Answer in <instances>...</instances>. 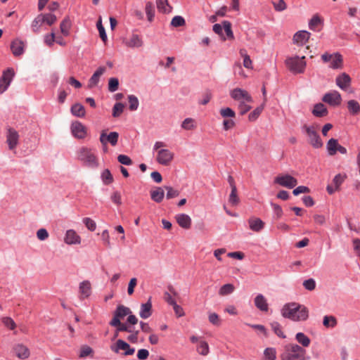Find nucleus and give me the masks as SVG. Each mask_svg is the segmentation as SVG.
I'll list each match as a JSON object with an SVG mask.
<instances>
[{"label":"nucleus","mask_w":360,"mask_h":360,"mask_svg":"<svg viewBox=\"0 0 360 360\" xmlns=\"http://www.w3.org/2000/svg\"><path fill=\"white\" fill-rule=\"evenodd\" d=\"M281 315L292 321H304L309 317V311L304 305L296 302H290L283 307Z\"/></svg>","instance_id":"nucleus-1"},{"label":"nucleus","mask_w":360,"mask_h":360,"mask_svg":"<svg viewBox=\"0 0 360 360\" xmlns=\"http://www.w3.org/2000/svg\"><path fill=\"white\" fill-rule=\"evenodd\" d=\"M128 316L127 322L130 325H136L138 323V319L135 315L132 314L130 308L124 305H118L113 312V317L109 322L111 326H120L124 323H122V320L125 316Z\"/></svg>","instance_id":"nucleus-2"},{"label":"nucleus","mask_w":360,"mask_h":360,"mask_svg":"<svg viewBox=\"0 0 360 360\" xmlns=\"http://www.w3.org/2000/svg\"><path fill=\"white\" fill-rule=\"evenodd\" d=\"M77 159L84 167L95 169L99 165L98 158L94 148L82 146L78 149Z\"/></svg>","instance_id":"nucleus-3"},{"label":"nucleus","mask_w":360,"mask_h":360,"mask_svg":"<svg viewBox=\"0 0 360 360\" xmlns=\"http://www.w3.org/2000/svg\"><path fill=\"white\" fill-rule=\"evenodd\" d=\"M306 350L298 345L288 344L281 354V360H305Z\"/></svg>","instance_id":"nucleus-4"},{"label":"nucleus","mask_w":360,"mask_h":360,"mask_svg":"<svg viewBox=\"0 0 360 360\" xmlns=\"http://www.w3.org/2000/svg\"><path fill=\"white\" fill-rule=\"evenodd\" d=\"M165 146V143L156 141L153 146V150L157 151L156 161L160 165L167 166L173 160L174 153L168 149L163 148Z\"/></svg>","instance_id":"nucleus-5"},{"label":"nucleus","mask_w":360,"mask_h":360,"mask_svg":"<svg viewBox=\"0 0 360 360\" xmlns=\"http://www.w3.org/2000/svg\"><path fill=\"white\" fill-rule=\"evenodd\" d=\"M287 68L293 74H302L306 68L305 56H297L288 57L285 60Z\"/></svg>","instance_id":"nucleus-6"},{"label":"nucleus","mask_w":360,"mask_h":360,"mask_svg":"<svg viewBox=\"0 0 360 360\" xmlns=\"http://www.w3.org/2000/svg\"><path fill=\"white\" fill-rule=\"evenodd\" d=\"M110 349L116 354H119L120 351H123L122 354L124 356H131L135 352V349L131 347L129 344L122 339L117 340L114 345L110 346Z\"/></svg>","instance_id":"nucleus-7"},{"label":"nucleus","mask_w":360,"mask_h":360,"mask_svg":"<svg viewBox=\"0 0 360 360\" xmlns=\"http://www.w3.org/2000/svg\"><path fill=\"white\" fill-rule=\"evenodd\" d=\"M302 129L305 131L309 137V142L314 148H319L323 146L320 136L316 131L314 127L304 125Z\"/></svg>","instance_id":"nucleus-8"},{"label":"nucleus","mask_w":360,"mask_h":360,"mask_svg":"<svg viewBox=\"0 0 360 360\" xmlns=\"http://www.w3.org/2000/svg\"><path fill=\"white\" fill-rule=\"evenodd\" d=\"M274 183L288 188H293L297 186V180L290 174H283L276 176Z\"/></svg>","instance_id":"nucleus-9"},{"label":"nucleus","mask_w":360,"mask_h":360,"mask_svg":"<svg viewBox=\"0 0 360 360\" xmlns=\"http://www.w3.org/2000/svg\"><path fill=\"white\" fill-rule=\"evenodd\" d=\"M322 101L332 106H338L341 104L342 97L338 91L333 90L324 94Z\"/></svg>","instance_id":"nucleus-10"},{"label":"nucleus","mask_w":360,"mask_h":360,"mask_svg":"<svg viewBox=\"0 0 360 360\" xmlns=\"http://www.w3.org/2000/svg\"><path fill=\"white\" fill-rule=\"evenodd\" d=\"M326 148L328 155L331 156L335 155L337 152L343 155L347 152L346 148L340 145L338 140L333 138L328 140Z\"/></svg>","instance_id":"nucleus-11"},{"label":"nucleus","mask_w":360,"mask_h":360,"mask_svg":"<svg viewBox=\"0 0 360 360\" xmlns=\"http://www.w3.org/2000/svg\"><path fill=\"white\" fill-rule=\"evenodd\" d=\"M231 97L235 101H246L247 103H252V98L249 93L243 89L236 88L230 92Z\"/></svg>","instance_id":"nucleus-12"},{"label":"nucleus","mask_w":360,"mask_h":360,"mask_svg":"<svg viewBox=\"0 0 360 360\" xmlns=\"http://www.w3.org/2000/svg\"><path fill=\"white\" fill-rule=\"evenodd\" d=\"M70 129L72 135L77 139H83L86 136V127L79 121L73 122L71 124Z\"/></svg>","instance_id":"nucleus-13"},{"label":"nucleus","mask_w":360,"mask_h":360,"mask_svg":"<svg viewBox=\"0 0 360 360\" xmlns=\"http://www.w3.org/2000/svg\"><path fill=\"white\" fill-rule=\"evenodd\" d=\"M13 76L14 71L12 68H8L4 71L0 79V94H3L8 89Z\"/></svg>","instance_id":"nucleus-14"},{"label":"nucleus","mask_w":360,"mask_h":360,"mask_svg":"<svg viewBox=\"0 0 360 360\" xmlns=\"http://www.w3.org/2000/svg\"><path fill=\"white\" fill-rule=\"evenodd\" d=\"M19 134L16 130L9 128L6 134V143L9 150H13L18 144Z\"/></svg>","instance_id":"nucleus-15"},{"label":"nucleus","mask_w":360,"mask_h":360,"mask_svg":"<svg viewBox=\"0 0 360 360\" xmlns=\"http://www.w3.org/2000/svg\"><path fill=\"white\" fill-rule=\"evenodd\" d=\"M351 77L345 72L340 74L335 79L336 85L344 91H347L351 85Z\"/></svg>","instance_id":"nucleus-16"},{"label":"nucleus","mask_w":360,"mask_h":360,"mask_svg":"<svg viewBox=\"0 0 360 360\" xmlns=\"http://www.w3.org/2000/svg\"><path fill=\"white\" fill-rule=\"evenodd\" d=\"M119 134L116 131H112L108 135L103 131L100 136V141L103 146H106L109 142L112 146H115L117 143Z\"/></svg>","instance_id":"nucleus-17"},{"label":"nucleus","mask_w":360,"mask_h":360,"mask_svg":"<svg viewBox=\"0 0 360 360\" xmlns=\"http://www.w3.org/2000/svg\"><path fill=\"white\" fill-rule=\"evenodd\" d=\"M64 241L68 245L80 244L81 238L73 229H69L66 231Z\"/></svg>","instance_id":"nucleus-18"},{"label":"nucleus","mask_w":360,"mask_h":360,"mask_svg":"<svg viewBox=\"0 0 360 360\" xmlns=\"http://www.w3.org/2000/svg\"><path fill=\"white\" fill-rule=\"evenodd\" d=\"M105 70L106 69L105 67H99L95 71V72L89 80L88 86L89 89L94 88L98 85L100 77L104 74Z\"/></svg>","instance_id":"nucleus-19"},{"label":"nucleus","mask_w":360,"mask_h":360,"mask_svg":"<svg viewBox=\"0 0 360 360\" xmlns=\"http://www.w3.org/2000/svg\"><path fill=\"white\" fill-rule=\"evenodd\" d=\"M152 315V302L151 297L148 299L147 302L141 304L139 311V316L143 319L149 318Z\"/></svg>","instance_id":"nucleus-20"},{"label":"nucleus","mask_w":360,"mask_h":360,"mask_svg":"<svg viewBox=\"0 0 360 360\" xmlns=\"http://www.w3.org/2000/svg\"><path fill=\"white\" fill-rule=\"evenodd\" d=\"M80 299L84 300L89 297L91 293V285L89 281H84L79 283Z\"/></svg>","instance_id":"nucleus-21"},{"label":"nucleus","mask_w":360,"mask_h":360,"mask_svg":"<svg viewBox=\"0 0 360 360\" xmlns=\"http://www.w3.org/2000/svg\"><path fill=\"white\" fill-rule=\"evenodd\" d=\"M250 229L255 232L261 231L264 227V222L259 218L251 217L248 219Z\"/></svg>","instance_id":"nucleus-22"},{"label":"nucleus","mask_w":360,"mask_h":360,"mask_svg":"<svg viewBox=\"0 0 360 360\" xmlns=\"http://www.w3.org/2000/svg\"><path fill=\"white\" fill-rule=\"evenodd\" d=\"M13 352L15 355L21 359H25L30 356L29 349L22 344H18L15 345L13 347Z\"/></svg>","instance_id":"nucleus-23"},{"label":"nucleus","mask_w":360,"mask_h":360,"mask_svg":"<svg viewBox=\"0 0 360 360\" xmlns=\"http://www.w3.org/2000/svg\"><path fill=\"white\" fill-rule=\"evenodd\" d=\"M24 47V42L18 39L13 40L11 45L12 53L15 56H19L23 53Z\"/></svg>","instance_id":"nucleus-24"},{"label":"nucleus","mask_w":360,"mask_h":360,"mask_svg":"<svg viewBox=\"0 0 360 360\" xmlns=\"http://www.w3.org/2000/svg\"><path fill=\"white\" fill-rule=\"evenodd\" d=\"M124 44L129 48H139L143 46V42L139 35L133 34L129 39L124 41Z\"/></svg>","instance_id":"nucleus-25"},{"label":"nucleus","mask_w":360,"mask_h":360,"mask_svg":"<svg viewBox=\"0 0 360 360\" xmlns=\"http://www.w3.org/2000/svg\"><path fill=\"white\" fill-rule=\"evenodd\" d=\"M310 33L307 31H299L296 32L293 37L294 43L302 46L309 39Z\"/></svg>","instance_id":"nucleus-26"},{"label":"nucleus","mask_w":360,"mask_h":360,"mask_svg":"<svg viewBox=\"0 0 360 360\" xmlns=\"http://www.w3.org/2000/svg\"><path fill=\"white\" fill-rule=\"evenodd\" d=\"M176 220L178 224L183 229H188L191 226V219L186 214H179L176 216Z\"/></svg>","instance_id":"nucleus-27"},{"label":"nucleus","mask_w":360,"mask_h":360,"mask_svg":"<svg viewBox=\"0 0 360 360\" xmlns=\"http://www.w3.org/2000/svg\"><path fill=\"white\" fill-rule=\"evenodd\" d=\"M255 307L262 311H267L269 309V304L266 299L262 294L257 295L255 298Z\"/></svg>","instance_id":"nucleus-28"},{"label":"nucleus","mask_w":360,"mask_h":360,"mask_svg":"<svg viewBox=\"0 0 360 360\" xmlns=\"http://www.w3.org/2000/svg\"><path fill=\"white\" fill-rule=\"evenodd\" d=\"M150 198L154 202L160 203L162 201L165 196V192L162 188L156 187L154 190L150 191Z\"/></svg>","instance_id":"nucleus-29"},{"label":"nucleus","mask_w":360,"mask_h":360,"mask_svg":"<svg viewBox=\"0 0 360 360\" xmlns=\"http://www.w3.org/2000/svg\"><path fill=\"white\" fill-rule=\"evenodd\" d=\"M328 112L327 108L321 103H316L312 110V114L317 117H325L328 115Z\"/></svg>","instance_id":"nucleus-30"},{"label":"nucleus","mask_w":360,"mask_h":360,"mask_svg":"<svg viewBox=\"0 0 360 360\" xmlns=\"http://www.w3.org/2000/svg\"><path fill=\"white\" fill-rule=\"evenodd\" d=\"M72 26V22L68 16L65 17L60 25V30L61 33L67 37L70 34V30Z\"/></svg>","instance_id":"nucleus-31"},{"label":"nucleus","mask_w":360,"mask_h":360,"mask_svg":"<svg viewBox=\"0 0 360 360\" xmlns=\"http://www.w3.org/2000/svg\"><path fill=\"white\" fill-rule=\"evenodd\" d=\"M330 62H331L329 66L330 68L340 69L342 67V56L340 53H335Z\"/></svg>","instance_id":"nucleus-32"},{"label":"nucleus","mask_w":360,"mask_h":360,"mask_svg":"<svg viewBox=\"0 0 360 360\" xmlns=\"http://www.w3.org/2000/svg\"><path fill=\"white\" fill-rule=\"evenodd\" d=\"M71 112L73 115L78 117H83L86 114L84 107L80 103L74 104L71 107Z\"/></svg>","instance_id":"nucleus-33"},{"label":"nucleus","mask_w":360,"mask_h":360,"mask_svg":"<svg viewBox=\"0 0 360 360\" xmlns=\"http://www.w3.org/2000/svg\"><path fill=\"white\" fill-rule=\"evenodd\" d=\"M157 8L160 12L167 13L171 12L172 7L168 0H156Z\"/></svg>","instance_id":"nucleus-34"},{"label":"nucleus","mask_w":360,"mask_h":360,"mask_svg":"<svg viewBox=\"0 0 360 360\" xmlns=\"http://www.w3.org/2000/svg\"><path fill=\"white\" fill-rule=\"evenodd\" d=\"M43 18H41V14L38 15L32 22L31 27L32 32L34 33H39L40 31V27L42 25Z\"/></svg>","instance_id":"nucleus-35"},{"label":"nucleus","mask_w":360,"mask_h":360,"mask_svg":"<svg viewBox=\"0 0 360 360\" xmlns=\"http://www.w3.org/2000/svg\"><path fill=\"white\" fill-rule=\"evenodd\" d=\"M322 24V20L318 15H314L309 22L310 30L316 31L319 30L318 27Z\"/></svg>","instance_id":"nucleus-36"},{"label":"nucleus","mask_w":360,"mask_h":360,"mask_svg":"<svg viewBox=\"0 0 360 360\" xmlns=\"http://www.w3.org/2000/svg\"><path fill=\"white\" fill-rule=\"evenodd\" d=\"M297 341L303 347H307L310 345V339L303 333H297L295 335Z\"/></svg>","instance_id":"nucleus-37"},{"label":"nucleus","mask_w":360,"mask_h":360,"mask_svg":"<svg viewBox=\"0 0 360 360\" xmlns=\"http://www.w3.org/2000/svg\"><path fill=\"white\" fill-rule=\"evenodd\" d=\"M101 179L105 185H109L114 181L113 176L108 169H105L102 172Z\"/></svg>","instance_id":"nucleus-38"},{"label":"nucleus","mask_w":360,"mask_h":360,"mask_svg":"<svg viewBox=\"0 0 360 360\" xmlns=\"http://www.w3.org/2000/svg\"><path fill=\"white\" fill-rule=\"evenodd\" d=\"M347 108L349 112L353 115L358 114L360 111V105L354 100H350L347 102Z\"/></svg>","instance_id":"nucleus-39"},{"label":"nucleus","mask_w":360,"mask_h":360,"mask_svg":"<svg viewBox=\"0 0 360 360\" xmlns=\"http://www.w3.org/2000/svg\"><path fill=\"white\" fill-rule=\"evenodd\" d=\"M235 290V287L233 284L227 283L222 285L219 290V294L221 296H225L229 294H231Z\"/></svg>","instance_id":"nucleus-40"},{"label":"nucleus","mask_w":360,"mask_h":360,"mask_svg":"<svg viewBox=\"0 0 360 360\" xmlns=\"http://www.w3.org/2000/svg\"><path fill=\"white\" fill-rule=\"evenodd\" d=\"M271 327L273 331L275 333L276 335H278L281 338H285L286 336L282 330V327L280 323L277 321H274L271 323Z\"/></svg>","instance_id":"nucleus-41"},{"label":"nucleus","mask_w":360,"mask_h":360,"mask_svg":"<svg viewBox=\"0 0 360 360\" xmlns=\"http://www.w3.org/2000/svg\"><path fill=\"white\" fill-rule=\"evenodd\" d=\"M41 18H43V22L51 26L57 21V18L52 13H41Z\"/></svg>","instance_id":"nucleus-42"},{"label":"nucleus","mask_w":360,"mask_h":360,"mask_svg":"<svg viewBox=\"0 0 360 360\" xmlns=\"http://www.w3.org/2000/svg\"><path fill=\"white\" fill-rule=\"evenodd\" d=\"M337 319L333 316H325L323 324L326 328H334L337 325Z\"/></svg>","instance_id":"nucleus-43"},{"label":"nucleus","mask_w":360,"mask_h":360,"mask_svg":"<svg viewBox=\"0 0 360 360\" xmlns=\"http://www.w3.org/2000/svg\"><path fill=\"white\" fill-rule=\"evenodd\" d=\"M264 360H276V351L274 347H267L264 351Z\"/></svg>","instance_id":"nucleus-44"},{"label":"nucleus","mask_w":360,"mask_h":360,"mask_svg":"<svg viewBox=\"0 0 360 360\" xmlns=\"http://www.w3.org/2000/svg\"><path fill=\"white\" fill-rule=\"evenodd\" d=\"M146 13L148 17V20L151 22L154 18L155 15V9L154 6L152 2L148 1L146 4Z\"/></svg>","instance_id":"nucleus-45"},{"label":"nucleus","mask_w":360,"mask_h":360,"mask_svg":"<svg viewBox=\"0 0 360 360\" xmlns=\"http://www.w3.org/2000/svg\"><path fill=\"white\" fill-rule=\"evenodd\" d=\"M128 101L129 103V110L131 111L136 110L139 105L137 97L135 96L134 95H129L128 96Z\"/></svg>","instance_id":"nucleus-46"},{"label":"nucleus","mask_w":360,"mask_h":360,"mask_svg":"<svg viewBox=\"0 0 360 360\" xmlns=\"http://www.w3.org/2000/svg\"><path fill=\"white\" fill-rule=\"evenodd\" d=\"M181 127L186 130H192L195 128V121L193 118H186L181 123Z\"/></svg>","instance_id":"nucleus-47"},{"label":"nucleus","mask_w":360,"mask_h":360,"mask_svg":"<svg viewBox=\"0 0 360 360\" xmlns=\"http://www.w3.org/2000/svg\"><path fill=\"white\" fill-rule=\"evenodd\" d=\"M96 26H97L98 30L99 32L100 37L101 38V39L103 40V42H105L107 41V34L105 33V28L103 27V26L102 25L101 17L99 18V19L96 23Z\"/></svg>","instance_id":"nucleus-48"},{"label":"nucleus","mask_w":360,"mask_h":360,"mask_svg":"<svg viewBox=\"0 0 360 360\" xmlns=\"http://www.w3.org/2000/svg\"><path fill=\"white\" fill-rule=\"evenodd\" d=\"M124 108V105L122 103H116L112 108V116L118 117L122 113Z\"/></svg>","instance_id":"nucleus-49"},{"label":"nucleus","mask_w":360,"mask_h":360,"mask_svg":"<svg viewBox=\"0 0 360 360\" xmlns=\"http://www.w3.org/2000/svg\"><path fill=\"white\" fill-rule=\"evenodd\" d=\"M1 321L4 326L10 330H14L16 328L15 321L11 317H3L1 319Z\"/></svg>","instance_id":"nucleus-50"},{"label":"nucleus","mask_w":360,"mask_h":360,"mask_svg":"<svg viewBox=\"0 0 360 360\" xmlns=\"http://www.w3.org/2000/svg\"><path fill=\"white\" fill-rule=\"evenodd\" d=\"M229 202L232 205H237L239 202V198L238 197V195H237V188H233L231 189V192L229 195Z\"/></svg>","instance_id":"nucleus-51"},{"label":"nucleus","mask_w":360,"mask_h":360,"mask_svg":"<svg viewBox=\"0 0 360 360\" xmlns=\"http://www.w3.org/2000/svg\"><path fill=\"white\" fill-rule=\"evenodd\" d=\"M199 354L201 355L205 356L209 353V346L208 344L205 341H201L199 343V345L197 349Z\"/></svg>","instance_id":"nucleus-52"},{"label":"nucleus","mask_w":360,"mask_h":360,"mask_svg":"<svg viewBox=\"0 0 360 360\" xmlns=\"http://www.w3.org/2000/svg\"><path fill=\"white\" fill-rule=\"evenodd\" d=\"M171 25L175 27L183 26L185 25V20L180 15L174 16L172 20Z\"/></svg>","instance_id":"nucleus-53"},{"label":"nucleus","mask_w":360,"mask_h":360,"mask_svg":"<svg viewBox=\"0 0 360 360\" xmlns=\"http://www.w3.org/2000/svg\"><path fill=\"white\" fill-rule=\"evenodd\" d=\"M119 86V81L117 78L112 77L108 82V90L110 92H114L117 90Z\"/></svg>","instance_id":"nucleus-54"},{"label":"nucleus","mask_w":360,"mask_h":360,"mask_svg":"<svg viewBox=\"0 0 360 360\" xmlns=\"http://www.w3.org/2000/svg\"><path fill=\"white\" fill-rule=\"evenodd\" d=\"M224 30L228 38L233 39L234 38L233 33L231 30V24L229 21L223 22Z\"/></svg>","instance_id":"nucleus-55"},{"label":"nucleus","mask_w":360,"mask_h":360,"mask_svg":"<svg viewBox=\"0 0 360 360\" xmlns=\"http://www.w3.org/2000/svg\"><path fill=\"white\" fill-rule=\"evenodd\" d=\"M263 110V106L257 107L252 112L249 114L248 118L250 121L256 120Z\"/></svg>","instance_id":"nucleus-56"},{"label":"nucleus","mask_w":360,"mask_h":360,"mask_svg":"<svg viewBox=\"0 0 360 360\" xmlns=\"http://www.w3.org/2000/svg\"><path fill=\"white\" fill-rule=\"evenodd\" d=\"M83 222L86 228L91 231H94L96 228V222L89 217L84 218Z\"/></svg>","instance_id":"nucleus-57"},{"label":"nucleus","mask_w":360,"mask_h":360,"mask_svg":"<svg viewBox=\"0 0 360 360\" xmlns=\"http://www.w3.org/2000/svg\"><path fill=\"white\" fill-rule=\"evenodd\" d=\"M345 178H346V175H342L341 174H338L333 178V184H334L335 186H336V188H340V186L343 183Z\"/></svg>","instance_id":"nucleus-58"},{"label":"nucleus","mask_w":360,"mask_h":360,"mask_svg":"<svg viewBox=\"0 0 360 360\" xmlns=\"http://www.w3.org/2000/svg\"><path fill=\"white\" fill-rule=\"evenodd\" d=\"M56 39V34L53 30L49 34H46L44 36V42L45 44L49 46H53Z\"/></svg>","instance_id":"nucleus-59"},{"label":"nucleus","mask_w":360,"mask_h":360,"mask_svg":"<svg viewBox=\"0 0 360 360\" xmlns=\"http://www.w3.org/2000/svg\"><path fill=\"white\" fill-rule=\"evenodd\" d=\"M220 114L223 117H234L236 115L235 112L230 108H221Z\"/></svg>","instance_id":"nucleus-60"},{"label":"nucleus","mask_w":360,"mask_h":360,"mask_svg":"<svg viewBox=\"0 0 360 360\" xmlns=\"http://www.w3.org/2000/svg\"><path fill=\"white\" fill-rule=\"evenodd\" d=\"M165 188L167 190L166 197L167 199L174 198L179 195V192L171 186H165Z\"/></svg>","instance_id":"nucleus-61"},{"label":"nucleus","mask_w":360,"mask_h":360,"mask_svg":"<svg viewBox=\"0 0 360 360\" xmlns=\"http://www.w3.org/2000/svg\"><path fill=\"white\" fill-rule=\"evenodd\" d=\"M209 321L214 325V326H220L221 324V319H219V316L216 313H210L209 314Z\"/></svg>","instance_id":"nucleus-62"},{"label":"nucleus","mask_w":360,"mask_h":360,"mask_svg":"<svg viewBox=\"0 0 360 360\" xmlns=\"http://www.w3.org/2000/svg\"><path fill=\"white\" fill-rule=\"evenodd\" d=\"M303 286L308 290H314L316 288V282L313 278H309L303 282Z\"/></svg>","instance_id":"nucleus-63"},{"label":"nucleus","mask_w":360,"mask_h":360,"mask_svg":"<svg viewBox=\"0 0 360 360\" xmlns=\"http://www.w3.org/2000/svg\"><path fill=\"white\" fill-rule=\"evenodd\" d=\"M117 160L124 165H131L132 164L131 158L126 155H119L117 156Z\"/></svg>","instance_id":"nucleus-64"}]
</instances>
